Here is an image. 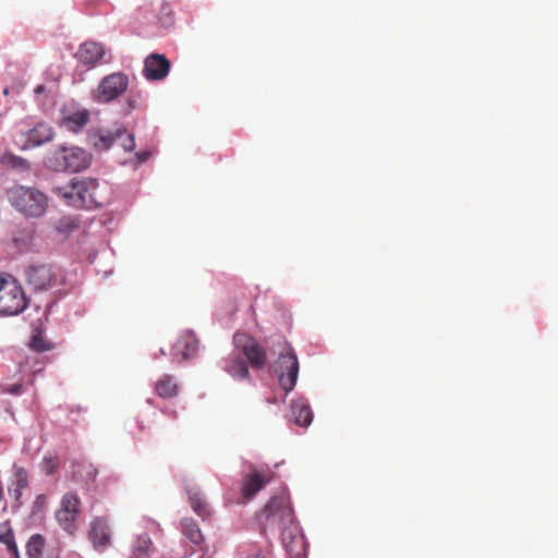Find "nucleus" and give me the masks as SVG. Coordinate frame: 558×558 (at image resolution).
I'll return each instance as SVG.
<instances>
[{"label":"nucleus","mask_w":558,"mask_h":558,"mask_svg":"<svg viewBox=\"0 0 558 558\" xmlns=\"http://www.w3.org/2000/svg\"><path fill=\"white\" fill-rule=\"evenodd\" d=\"M268 526L280 530L281 542L288 555L302 558L306 554L307 542L301 526L294 521V512L289 497L274 496L262 511Z\"/></svg>","instance_id":"f257e3e1"},{"label":"nucleus","mask_w":558,"mask_h":558,"mask_svg":"<svg viewBox=\"0 0 558 558\" xmlns=\"http://www.w3.org/2000/svg\"><path fill=\"white\" fill-rule=\"evenodd\" d=\"M52 192L63 198L68 205L76 208L100 207L105 202L99 191L98 180L93 178H74L66 184L53 186Z\"/></svg>","instance_id":"f03ea898"},{"label":"nucleus","mask_w":558,"mask_h":558,"mask_svg":"<svg viewBox=\"0 0 558 558\" xmlns=\"http://www.w3.org/2000/svg\"><path fill=\"white\" fill-rule=\"evenodd\" d=\"M25 281L34 292H58L65 282L62 267L48 259L32 260L24 270Z\"/></svg>","instance_id":"7ed1b4c3"},{"label":"nucleus","mask_w":558,"mask_h":558,"mask_svg":"<svg viewBox=\"0 0 558 558\" xmlns=\"http://www.w3.org/2000/svg\"><path fill=\"white\" fill-rule=\"evenodd\" d=\"M28 303L22 286L11 276L0 274V316H17L27 308Z\"/></svg>","instance_id":"20e7f679"},{"label":"nucleus","mask_w":558,"mask_h":558,"mask_svg":"<svg viewBox=\"0 0 558 558\" xmlns=\"http://www.w3.org/2000/svg\"><path fill=\"white\" fill-rule=\"evenodd\" d=\"M11 205L27 217H41L47 209V197L36 189L14 186L8 191Z\"/></svg>","instance_id":"39448f33"},{"label":"nucleus","mask_w":558,"mask_h":558,"mask_svg":"<svg viewBox=\"0 0 558 558\" xmlns=\"http://www.w3.org/2000/svg\"><path fill=\"white\" fill-rule=\"evenodd\" d=\"M49 167L56 171L80 172L90 165V155L78 147H60L49 158Z\"/></svg>","instance_id":"423d86ee"},{"label":"nucleus","mask_w":558,"mask_h":558,"mask_svg":"<svg viewBox=\"0 0 558 558\" xmlns=\"http://www.w3.org/2000/svg\"><path fill=\"white\" fill-rule=\"evenodd\" d=\"M299 369L296 353L290 344H287L286 352L280 353L274 363V372L286 396L294 389L298 383Z\"/></svg>","instance_id":"0eeeda50"},{"label":"nucleus","mask_w":558,"mask_h":558,"mask_svg":"<svg viewBox=\"0 0 558 558\" xmlns=\"http://www.w3.org/2000/svg\"><path fill=\"white\" fill-rule=\"evenodd\" d=\"M81 500L75 492H68L61 497L60 508L54 518L59 526L69 535L76 532V518L80 512Z\"/></svg>","instance_id":"6e6552de"},{"label":"nucleus","mask_w":558,"mask_h":558,"mask_svg":"<svg viewBox=\"0 0 558 558\" xmlns=\"http://www.w3.org/2000/svg\"><path fill=\"white\" fill-rule=\"evenodd\" d=\"M233 343L243 352L253 368L263 369L265 367L266 351L253 337L244 332H235Z\"/></svg>","instance_id":"1a4fd4ad"},{"label":"nucleus","mask_w":558,"mask_h":558,"mask_svg":"<svg viewBox=\"0 0 558 558\" xmlns=\"http://www.w3.org/2000/svg\"><path fill=\"white\" fill-rule=\"evenodd\" d=\"M129 86V78L123 73H112L105 76L95 94L99 102H109L122 95Z\"/></svg>","instance_id":"9d476101"},{"label":"nucleus","mask_w":558,"mask_h":558,"mask_svg":"<svg viewBox=\"0 0 558 558\" xmlns=\"http://www.w3.org/2000/svg\"><path fill=\"white\" fill-rule=\"evenodd\" d=\"M199 352V340L193 330H185L177 339L171 349L173 361L179 363L192 361Z\"/></svg>","instance_id":"9b49d317"},{"label":"nucleus","mask_w":558,"mask_h":558,"mask_svg":"<svg viewBox=\"0 0 558 558\" xmlns=\"http://www.w3.org/2000/svg\"><path fill=\"white\" fill-rule=\"evenodd\" d=\"M23 149H29L50 142L53 138L52 128L46 123H38L27 132H21Z\"/></svg>","instance_id":"f8f14e48"},{"label":"nucleus","mask_w":558,"mask_h":558,"mask_svg":"<svg viewBox=\"0 0 558 558\" xmlns=\"http://www.w3.org/2000/svg\"><path fill=\"white\" fill-rule=\"evenodd\" d=\"M170 66V61L163 54L151 53L144 61L143 74L148 81H160L168 75Z\"/></svg>","instance_id":"ddd939ff"},{"label":"nucleus","mask_w":558,"mask_h":558,"mask_svg":"<svg viewBox=\"0 0 558 558\" xmlns=\"http://www.w3.org/2000/svg\"><path fill=\"white\" fill-rule=\"evenodd\" d=\"M111 530L108 521L102 517L95 518L90 523L89 539L96 550L102 551L109 544Z\"/></svg>","instance_id":"4468645a"},{"label":"nucleus","mask_w":558,"mask_h":558,"mask_svg":"<svg viewBox=\"0 0 558 558\" xmlns=\"http://www.w3.org/2000/svg\"><path fill=\"white\" fill-rule=\"evenodd\" d=\"M314 413L305 397H298L292 399L290 404V418L291 421L301 426L308 427L313 422Z\"/></svg>","instance_id":"2eb2a0df"},{"label":"nucleus","mask_w":558,"mask_h":558,"mask_svg":"<svg viewBox=\"0 0 558 558\" xmlns=\"http://www.w3.org/2000/svg\"><path fill=\"white\" fill-rule=\"evenodd\" d=\"M105 56L102 45L95 41H86L77 50L76 58L85 65H95Z\"/></svg>","instance_id":"dca6fc26"},{"label":"nucleus","mask_w":558,"mask_h":558,"mask_svg":"<svg viewBox=\"0 0 558 558\" xmlns=\"http://www.w3.org/2000/svg\"><path fill=\"white\" fill-rule=\"evenodd\" d=\"M185 492L189 498L191 508L203 520L207 519L211 514V509L203 493L197 486H186Z\"/></svg>","instance_id":"f3484780"},{"label":"nucleus","mask_w":558,"mask_h":558,"mask_svg":"<svg viewBox=\"0 0 558 558\" xmlns=\"http://www.w3.org/2000/svg\"><path fill=\"white\" fill-rule=\"evenodd\" d=\"M88 144L98 151L109 149L116 142V129H97L89 131L87 135Z\"/></svg>","instance_id":"a211bd4d"},{"label":"nucleus","mask_w":558,"mask_h":558,"mask_svg":"<svg viewBox=\"0 0 558 558\" xmlns=\"http://www.w3.org/2000/svg\"><path fill=\"white\" fill-rule=\"evenodd\" d=\"M181 532L193 545H201L204 542V535L192 518H183L180 522Z\"/></svg>","instance_id":"6ab92c4d"},{"label":"nucleus","mask_w":558,"mask_h":558,"mask_svg":"<svg viewBox=\"0 0 558 558\" xmlns=\"http://www.w3.org/2000/svg\"><path fill=\"white\" fill-rule=\"evenodd\" d=\"M89 112L86 109L76 110L74 112L64 113L63 124L71 131L76 132L87 124Z\"/></svg>","instance_id":"aec40b11"},{"label":"nucleus","mask_w":558,"mask_h":558,"mask_svg":"<svg viewBox=\"0 0 558 558\" xmlns=\"http://www.w3.org/2000/svg\"><path fill=\"white\" fill-rule=\"evenodd\" d=\"M156 393L163 399H170L178 395V385L174 377L169 374H165L157 383L155 387Z\"/></svg>","instance_id":"412c9836"},{"label":"nucleus","mask_w":558,"mask_h":558,"mask_svg":"<svg viewBox=\"0 0 558 558\" xmlns=\"http://www.w3.org/2000/svg\"><path fill=\"white\" fill-rule=\"evenodd\" d=\"M45 547L46 537L44 535L40 533L31 535L25 544L27 558H43Z\"/></svg>","instance_id":"4be33fe9"},{"label":"nucleus","mask_w":558,"mask_h":558,"mask_svg":"<svg viewBox=\"0 0 558 558\" xmlns=\"http://www.w3.org/2000/svg\"><path fill=\"white\" fill-rule=\"evenodd\" d=\"M223 369L234 379L243 380L248 378V366L246 362L240 357L227 361Z\"/></svg>","instance_id":"5701e85b"},{"label":"nucleus","mask_w":558,"mask_h":558,"mask_svg":"<svg viewBox=\"0 0 558 558\" xmlns=\"http://www.w3.org/2000/svg\"><path fill=\"white\" fill-rule=\"evenodd\" d=\"M151 545V538L147 533L138 535L132 545L130 558H150L149 550Z\"/></svg>","instance_id":"b1692460"},{"label":"nucleus","mask_w":558,"mask_h":558,"mask_svg":"<svg viewBox=\"0 0 558 558\" xmlns=\"http://www.w3.org/2000/svg\"><path fill=\"white\" fill-rule=\"evenodd\" d=\"M265 485L264 476L260 473L248 474L242 483V493L245 497H252Z\"/></svg>","instance_id":"393cba45"},{"label":"nucleus","mask_w":558,"mask_h":558,"mask_svg":"<svg viewBox=\"0 0 558 558\" xmlns=\"http://www.w3.org/2000/svg\"><path fill=\"white\" fill-rule=\"evenodd\" d=\"M28 344L33 351L38 353H43L52 349L51 343L45 339L44 331L37 327L33 330V335Z\"/></svg>","instance_id":"a878e982"},{"label":"nucleus","mask_w":558,"mask_h":558,"mask_svg":"<svg viewBox=\"0 0 558 558\" xmlns=\"http://www.w3.org/2000/svg\"><path fill=\"white\" fill-rule=\"evenodd\" d=\"M120 145L125 151H131L135 147V138L132 133H129L128 130L123 126L116 128V142Z\"/></svg>","instance_id":"bb28decb"},{"label":"nucleus","mask_w":558,"mask_h":558,"mask_svg":"<svg viewBox=\"0 0 558 558\" xmlns=\"http://www.w3.org/2000/svg\"><path fill=\"white\" fill-rule=\"evenodd\" d=\"M60 464L58 456L46 454L39 463V469L46 476H51L56 473Z\"/></svg>","instance_id":"cd10ccee"},{"label":"nucleus","mask_w":558,"mask_h":558,"mask_svg":"<svg viewBox=\"0 0 558 558\" xmlns=\"http://www.w3.org/2000/svg\"><path fill=\"white\" fill-rule=\"evenodd\" d=\"M0 543L5 546L11 558H21V554L15 541V534L11 536L0 535Z\"/></svg>","instance_id":"c85d7f7f"},{"label":"nucleus","mask_w":558,"mask_h":558,"mask_svg":"<svg viewBox=\"0 0 558 558\" xmlns=\"http://www.w3.org/2000/svg\"><path fill=\"white\" fill-rule=\"evenodd\" d=\"M13 475H14V485L20 487H27L28 486V472L25 468L17 465L16 463L13 464Z\"/></svg>","instance_id":"c756f323"},{"label":"nucleus","mask_w":558,"mask_h":558,"mask_svg":"<svg viewBox=\"0 0 558 558\" xmlns=\"http://www.w3.org/2000/svg\"><path fill=\"white\" fill-rule=\"evenodd\" d=\"M77 227V223L72 218H63L58 222L57 230L59 232H68Z\"/></svg>","instance_id":"7c9ffc66"},{"label":"nucleus","mask_w":558,"mask_h":558,"mask_svg":"<svg viewBox=\"0 0 558 558\" xmlns=\"http://www.w3.org/2000/svg\"><path fill=\"white\" fill-rule=\"evenodd\" d=\"M113 255H114V250L112 248V246H102V248L96 253L92 263H94V260L98 257L111 258V257H113Z\"/></svg>","instance_id":"2f4dec72"},{"label":"nucleus","mask_w":558,"mask_h":558,"mask_svg":"<svg viewBox=\"0 0 558 558\" xmlns=\"http://www.w3.org/2000/svg\"><path fill=\"white\" fill-rule=\"evenodd\" d=\"M5 392L12 396H21L24 392V386L22 384H12L5 388Z\"/></svg>","instance_id":"473e14b6"},{"label":"nucleus","mask_w":558,"mask_h":558,"mask_svg":"<svg viewBox=\"0 0 558 558\" xmlns=\"http://www.w3.org/2000/svg\"><path fill=\"white\" fill-rule=\"evenodd\" d=\"M14 534V530L11 526V523L9 520L0 523V535L11 536Z\"/></svg>","instance_id":"72a5a7b5"},{"label":"nucleus","mask_w":558,"mask_h":558,"mask_svg":"<svg viewBox=\"0 0 558 558\" xmlns=\"http://www.w3.org/2000/svg\"><path fill=\"white\" fill-rule=\"evenodd\" d=\"M24 489H25V487H20V486H16V485H14V487L12 489H10L11 496L14 498V500L17 504L21 502V497L23 495V490Z\"/></svg>","instance_id":"f704fd0d"},{"label":"nucleus","mask_w":558,"mask_h":558,"mask_svg":"<svg viewBox=\"0 0 558 558\" xmlns=\"http://www.w3.org/2000/svg\"><path fill=\"white\" fill-rule=\"evenodd\" d=\"M150 156L149 151H141L136 154L138 163L145 162Z\"/></svg>","instance_id":"c9c22d12"},{"label":"nucleus","mask_w":558,"mask_h":558,"mask_svg":"<svg viewBox=\"0 0 558 558\" xmlns=\"http://www.w3.org/2000/svg\"><path fill=\"white\" fill-rule=\"evenodd\" d=\"M45 501H46L45 496L38 495L34 501V507L39 508L45 505Z\"/></svg>","instance_id":"e433bc0d"},{"label":"nucleus","mask_w":558,"mask_h":558,"mask_svg":"<svg viewBox=\"0 0 558 558\" xmlns=\"http://www.w3.org/2000/svg\"><path fill=\"white\" fill-rule=\"evenodd\" d=\"M96 270H97V272H102L105 278L109 277L112 274V269H106V270L96 269Z\"/></svg>","instance_id":"4c0bfd02"},{"label":"nucleus","mask_w":558,"mask_h":558,"mask_svg":"<svg viewBox=\"0 0 558 558\" xmlns=\"http://www.w3.org/2000/svg\"><path fill=\"white\" fill-rule=\"evenodd\" d=\"M45 85H38L36 88H35V94H41L45 92Z\"/></svg>","instance_id":"58836bf2"},{"label":"nucleus","mask_w":558,"mask_h":558,"mask_svg":"<svg viewBox=\"0 0 558 558\" xmlns=\"http://www.w3.org/2000/svg\"><path fill=\"white\" fill-rule=\"evenodd\" d=\"M247 558H266V557L259 553H255L253 555L247 556Z\"/></svg>","instance_id":"ea45409f"},{"label":"nucleus","mask_w":558,"mask_h":558,"mask_svg":"<svg viewBox=\"0 0 558 558\" xmlns=\"http://www.w3.org/2000/svg\"><path fill=\"white\" fill-rule=\"evenodd\" d=\"M136 424H137V427L140 430H142L144 428L143 423L137 418H136Z\"/></svg>","instance_id":"a19ab883"},{"label":"nucleus","mask_w":558,"mask_h":558,"mask_svg":"<svg viewBox=\"0 0 558 558\" xmlns=\"http://www.w3.org/2000/svg\"><path fill=\"white\" fill-rule=\"evenodd\" d=\"M166 413L168 414V412H166ZM169 415H170L171 417L175 418V417H177V412H175V411H170V412H169Z\"/></svg>","instance_id":"79ce46f5"},{"label":"nucleus","mask_w":558,"mask_h":558,"mask_svg":"<svg viewBox=\"0 0 558 558\" xmlns=\"http://www.w3.org/2000/svg\"><path fill=\"white\" fill-rule=\"evenodd\" d=\"M9 93H10V88H9V87H5V88L3 89V94H4V95H9Z\"/></svg>","instance_id":"37998d69"},{"label":"nucleus","mask_w":558,"mask_h":558,"mask_svg":"<svg viewBox=\"0 0 558 558\" xmlns=\"http://www.w3.org/2000/svg\"><path fill=\"white\" fill-rule=\"evenodd\" d=\"M159 353H160L161 355H165V354H166V352H165V350H163L162 348L159 350Z\"/></svg>","instance_id":"c03bdc74"},{"label":"nucleus","mask_w":558,"mask_h":558,"mask_svg":"<svg viewBox=\"0 0 558 558\" xmlns=\"http://www.w3.org/2000/svg\"><path fill=\"white\" fill-rule=\"evenodd\" d=\"M147 403L151 404L153 400L151 399H147Z\"/></svg>","instance_id":"a18cd8bd"}]
</instances>
